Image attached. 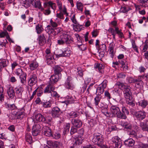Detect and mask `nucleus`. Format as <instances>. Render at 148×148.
Listing matches in <instances>:
<instances>
[{"instance_id":"nucleus-59","label":"nucleus","mask_w":148,"mask_h":148,"mask_svg":"<svg viewBox=\"0 0 148 148\" xmlns=\"http://www.w3.org/2000/svg\"><path fill=\"white\" fill-rule=\"evenodd\" d=\"M54 31L53 34L54 36L60 33V29L59 28L54 29Z\"/></svg>"},{"instance_id":"nucleus-3","label":"nucleus","mask_w":148,"mask_h":148,"mask_svg":"<svg viewBox=\"0 0 148 148\" xmlns=\"http://www.w3.org/2000/svg\"><path fill=\"white\" fill-rule=\"evenodd\" d=\"M92 141L98 146H102L103 142L102 135L98 133L94 134Z\"/></svg>"},{"instance_id":"nucleus-2","label":"nucleus","mask_w":148,"mask_h":148,"mask_svg":"<svg viewBox=\"0 0 148 148\" xmlns=\"http://www.w3.org/2000/svg\"><path fill=\"white\" fill-rule=\"evenodd\" d=\"M44 7L46 9L44 11V13L46 15L49 14L51 12L50 9L51 8L54 10L56 9V3H53L50 1L46 2L44 4Z\"/></svg>"},{"instance_id":"nucleus-23","label":"nucleus","mask_w":148,"mask_h":148,"mask_svg":"<svg viewBox=\"0 0 148 148\" xmlns=\"http://www.w3.org/2000/svg\"><path fill=\"white\" fill-rule=\"evenodd\" d=\"M7 93L10 98H13L15 95V92L12 87H10L8 90Z\"/></svg>"},{"instance_id":"nucleus-49","label":"nucleus","mask_w":148,"mask_h":148,"mask_svg":"<svg viewBox=\"0 0 148 148\" xmlns=\"http://www.w3.org/2000/svg\"><path fill=\"white\" fill-rule=\"evenodd\" d=\"M26 76V75L25 73H23V75H20V76L21 82L22 84H24V82H25Z\"/></svg>"},{"instance_id":"nucleus-44","label":"nucleus","mask_w":148,"mask_h":148,"mask_svg":"<svg viewBox=\"0 0 148 148\" xmlns=\"http://www.w3.org/2000/svg\"><path fill=\"white\" fill-rule=\"evenodd\" d=\"M77 9L81 11V12H82L83 11V5L82 3L81 2L79 1L77 2Z\"/></svg>"},{"instance_id":"nucleus-61","label":"nucleus","mask_w":148,"mask_h":148,"mask_svg":"<svg viewBox=\"0 0 148 148\" xmlns=\"http://www.w3.org/2000/svg\"><path fill=\"white\" fill-rule=\"evenodd\" d=\"M50 22L51 23V25L53 27H56L58 25L57 23L54 22H53L52 21V19H51L50 21Z\"/></svg>"},{"instance_id":"nucleus-41","label":"nucleus","mask_w":148,"mask_h":148,"mask_svg":"<svg viewBox=\"0 0 148 148\" xmlns=\"http://www.w3.org/2000/svg\"><path fill=\"white\" fill-rule=\"evenodd\" d=\"M116 85L118 86L119 88L121 90L125 89L128 87V86L125 85L123 83L119 82H117L116 84Z\"/></svg>"},{"instance_id":"nucleus-55","label":"nucleus","mask_w":148,"mask_h":148,"mask_svg":"<svg viewBox=\"0 0 148 148\" xmlns=\"http://www.w3.org/2000/svg\"><path fill=\"white\" fill-rule=\"evenodd\" d=\"M70 48V47L69 46L68 47H67V49H66L65 54H66V55H65V56L69 57L71 53Z\"/></svg>"},{"instance_id":"nucleus-10","label":"nucleus","mask_w":148,"mask_h":148,"mask_svg":"<svg viewBox=\"0 0 148 148\" xmlns=\"http://www.w3.org/2000/svg\"><path fill=\"white\" fill-rule=\"evenodd\" d=\"M37 77L36 74H32L29 78L28 84L30 86L34 85L37 81Z\"/></svg>"},{"instance_id":"nucleus-42","label":"nucleus","mask_w":148,"mask_h":148,"mask_svg":"<svg viewBox=\"0 0 148 148\" xmlns=\"http://www.w3.org/2000/svg\"><path fill=\"white\" fill-rule=\"evenodd\" d=\"M58 53V54L56 55V57L57 58L65 56V51H63L61 50H59Z\"/></svg>"},{"instance_id":"nucleus-32","label":"nucleus","mask_w":148,"mask_h":148,"mask_svg":"<svg viewBox=\"0 0 148 148\" xmlns=\"http://www.w3.org/2000/svg\"><path fill=\"white\" fill-rule=\"evenodd\" d=\"M95 68L97 69L101 73L103 71V69L104 68V66L102 64L99 63L95 64Z\"/></svg>"},{"instance_id":"nucleus-1","label":"nucleus","mask_w":148,"mask_h":148,"mask_svg":"<svg viewBox=\"0 0 148 148\" xmlns=\"http://www.w3.org/2000/svg\"><path fill=\"white\" fill-rule=\"evenodd\" d=\"M112 143L110 144L109 148H121L122 146L121 140L118 136L112 138Z\"/></svg>"},{"instance_id":"nucleus-64","label":"nucleus","mask_w":148,"mask_h":148,"mask_svg":"<svg viewBox=\"0 0 148 148\" xmlns=\"http://www.w3.org/2000/svg\"><path fill=\"white\" fill-rule=\"evenodd\" d=\"M141 148H148V144L140 143Z\"/></svg>"},{"instance_id":"nucleus-50","label":"nucleus","mask_w":148,"mask_h":148,"mask_svg":"<svg viewBox=\"0 0 148 148\" xmlns=\"http://www.w3.org/2000/svg\"><path fill=\"white\" fill-rule=\"evenodd\" d=\"M116 75L119 78L124 79L126 76L125 74L122 72L117 74Z\"/></svg>"},{"instance_id":"nucleus-9","label":"nucleus","mask_w":148,"mask_h":148,"mask_svg":"<svg viewBox=\"0 0 148 148\" xmlns=\"http://www.w3.org/2000/svg\"><path fill=\"white\" fill-rule=\"evenodd\" d=\"M66 88L73 90L75 88L73 83V78L70 76H68L66 83Z\"/></svg>"},{"instance_id":"nucleus-18","label":"nucleus","mask_w":148,"mask_h":148,"mask_svg":"<svg viewBox=\"0 0 148 148\" xmlns=\"http://www.w3.org/2000/svg\"><path fill=\"white\" fill-rule=\"evenodd\" d=\"M52 84H49L45 88L44 92L45 93H51L55 89V87L52 85Z\"/></svg>"},{"instance_id":"nucleus-21","label":"nucleus","mask_w":148,"mask_h":148,"mask_svg":"<svg viewBox=\"0 0 148 148\" xmlns=\"http://www.w3.org/2000/svg\"><path fill=\"white\" fill-rule=\"evenodd\" d=\"M108 106H106L105 107L101 109V112L104 115L107 117H110V114H111V113L108 112Z\"/></svg>"},{"instance_id":"nucleus-12","label":"nucleus","mask_w":148,"mask_h":148,"mask_svg":"<svg viewBox=\"0 0 148 148\" xmlns=\"http://www.w3.org/2000/svg\"><path fill=\"white\" fill-rule=\"evenodd\" d=\"M122 112L121 111L120 119H125L126 118V115H128L129 114V112L127 108L124 106H122Z\"/></svg>"},{"instance_id":"nucleus-40","label":"nucleus","mask_w":148,"mask_h":148,"mask_svg":"<svg viewBox=\"0 0 148 148\" xmlns=\"http://www.w3.org/2000/svg\"><path fill=\"white\" fill-rule=\"evenodd\" d=\"M38 66V64L36 62H33L31 63L29 65L30 69L32 70H34L37 68Z\"/></svg>"},{"instance_id":"nucleus-27","label":"nucleus","mask_w":148,"mask_h":148,"mask_svg":"<svg viewBox=\"0 0 148 148\" xmlns=\"http://www.w3.org/2000/svg\"><path fill=\"white\" fill-rule=\"evenodd\" d=\"M25 138L26 141L28 142L29 144H31L32 143V137L30 134L29 132L26 133L25 135Z\"/></svg>"},{"instance_id":"nucleus-17","label":"nucleus","mask_w":148,"mask_h":148,"mask_svg":"<svg viewBox=\"0 0 148 148\" xmlns=\"http://www.w3.org/2000/svg\"><path fill=\"white\" fill-rule=\"evenodd\" d=\"M59 77V75L57 74L53 75L50 78L49 84H53L54 83L57 82L58 80Z\"/></svg>"},{"instance_id":"nucleus-15","label":"nucleus","mask_w":148,"mask_h":148,"mask_svg":"<svg viewBox=\"0 0 148 148\" xmlns=\"http://www.w3.org/2000/svg\"><path fill=\"white\" fill-rule=\"evenodd\" d=\"M135 141L132 139L130 138L125 140L124 144L127 147H132L134 145Z\"/></svg>"},{"instance_id":"nucleus-14","label":"nucleus","mask_w":148,"mask_h":148,"mask_svg":"<svg viewBox=\"0 0 148 148\" xmlns=\"http://www.w3.org/2000/svg\"><path fill=\"white\" fill-rule=\"evenodd\" d=\"M60 111V108L56 107L52 109L51 114L53 117L54 118L58 117L59 115V112Z\"/></svg>"},{"instance_id":"nucleus-11","label":"nucleus","mask_w":148,"mask_h":148,"mask_svg":"<svg viewBox=\"0 0 148 148\" xmlns=\"http://www.w3.org/2000/svg\"><path fill=\"white\" fill-rule=\"evenodd\" d=\"M135 116L138 120L141 121L145 118L146 113L144 111H139L135 113Z\"/></svg>"},{"instance_id":"nucleus-46","label":"nucleus","mask_w":148,"mask_h":148,"mask_svg":"<svg viewBox=\"0 0 148 148\" xmlns=\"http://www.w3.org/2000/svg\"><path fill=\"white\" fill-rule=\"evenodd\" d=\"M124 96L127 100H131L132 99V93H124Z\"/></svg>"},{"instance_id":"nucleus-54","label":"nucleus","mask_w":148,"mask_h":148,"mask_svg":"<svg viewBox=\"0 0 148 148\" xmlns=\"http://www.w3.org/2000/svg\"><path fill=\"white\" fill-rule=\"evenodd\" d=\"M44 119H45V120L43 121V122L45 123H48L51 121L52 118L49 116H47L46 118L44 117Z\"/></svg>"},{"instance_id":"nucleus-22","label":"nucleus","mask_w":148,"mask_h":148,"mask_svg":"<svg viewBox=\"0 0 148 148\" xmlns=\"http://www.w3.org/2000/svg\"><path fill=\"white\" fill-rule=\"evenodd\" d=\"M140 127L143 131H147L148 132V123L146 121L141 122Z\"/></svg>"},{"instance_id":"nucleus-35","label":"nucleus","mask_w":148,"mask_h":148,"mask_svg":"<svg viewBox=\"0 0 148 148\" xmlns=\"http://www.w3.org/2000/svg\"><path fill=\"white\" fill-rule=\"evenodd\" d=\"M8 64V62L5 60H0V70L2 68L6 66Z\"/></svg>"},{"instance_id":"nucleus-57","label":"nucleus","mask_w":148,"mask_h":148,"mask_svg":"<svg viewBox=\"0 0 148 148\" xmlns=\"http://www.w3.org/2000/svg\"><path fill=\"white\" fill-rule=\"evenodd\" d=\"M77 130L76 128L74 127H72L70 131V133L71 134H77Z\"/></svg>"},{"instance_id":"nucleus-13","label":"nucleus","mask_w":148,"mask_h":148,"mask_svg":"<svg viewBox=\"0 0 148 148\" xmlns=\"http://www.w3.org/2000/svg\"><path fill=\"white\" fill-rule=\"evenodd\" d=\"M42 130L43 133L46 136L49 137L52 135L51 130L49 127L47 126L43 127Z\"/></svg>"},{"instance_id":"nucleus-43","label":"nucleus","mask_w":148,"mask_h":148,"mask_svg":"<svg viewBox=\"0 0 148 148\" xmlns=\"http://www.w3.org/2000/svg\"><path fill=\"white\" fill-rule=\"evenodd\" d=\"M140 3L142 5V6L144 7H148V0H140Z\"/></svg>"},{"instance_id":"nucleus-63","label":"nucleus","mask_w":148,"mask_h":148,"mask_svg":"<svg viewBox=\"0 0 148 148\" xmlns=\"http://www.w3.org/2000/svg\"><path fill=\"white\" fill-rule=\"evenodd\" d=\"M42 89L41 88H38L37 93V96L38 97L40 96L42 94Z\"/></svg>"},{"instance_id":"nucleus-31","label":"nucleus","mask_w":148,"mask_h":148,"mask_svg":"<svg viewBox=\"0 0 148 148\" xmlns=\"http://www.w3.org/2000/svg\"><path fill=\"white\" fill-rule=\"evenodd\" d=\"M65 43L70 44L73 42V38L70 35L65 34Z\"/></svg>"},{"instance_id":"nucleus-53","label":"nucleus","mask_w":148,"mask_h":148,"mask_svg":"<svg viewBox=\"0 0 148 148\" xmlns=\"http://www.w3.org/2000/svg\"><path fill=\"white\" fill-rule=\"evenodd\" d=\"M127 80H128V82L130 83H135L136 81L135 78L129 77H127Z\"/></svg>"},{"instance_id":"nucleus-60","label":"nucleus","mask_w":148,"mask_h":148,"mask_svg":"<svg viewBox=\"0 0 148 148\" xmlns=\"http://www.w3.org/2000/svg\"><path fill=\"white\" fill-rule=\"evenodd\" d=\"M130 87L128 86V87L124 90V93H132L130 91Z\"/></svg>"},{"instance_id":"nucleus-25","label":"nucleus","mask_w":148,"mask_h":148,"mask_svg":"<svg viewBox=\"0 0 148 148\" xmlns=\"http://www.w3.org/2000/svg\"><path fill=\"white\" fill-rule=\"evenodd\" d=\"M16 90V93L18 96V97L20 98L21 97L22 92L23 91V88L21 87H20L18 88H16L15 89Z\"/></svg>"},{"instance_id":"nucleus-20","label":"nucleus","mask_w":148,"mask_h":148,"mask_svg":"<svg viewBox=\"0 0 148 148\" xmlns=\"http://www.w3.org/2000/svg\"><path fill=\"white\" fill-rule=\"evenodd\" d=\"M72 123L74 126L77 128L80 127L82 125V122L79 119H75L72 121Z\"/></svg>"},{"instance_id":"nucleus-33","label":"nucleus","mask_w":148,"mask_h":148,"mask_svg":"<svg viewBox=\"0 0 148 148\" xmlns=\"http://www.w3.org/2000/svg\"><path fill=\"white\" fill-rule=\"evenodd\" d=\"M71 96H67L65 97V104L67 105L69 104H71L73 102V100Z\"/></svg>"},{"instance_id":"nucleus-30","label":"nucleus","mask_w":148,"mask_h":148,"mask_svg":"<svg viewBox=\"0 0 148 148\" xmlns=\"http://www.w3.org/2000/svg\"><path fill=\"white\" fill-rule=\"evenodd\" d=\"M41 103L42 106L45 108L50 107L51 105V103L49 101H45V100H42Z\"/></svg>"},{"instance_id":"nucleus-8","label":"nucleus","mask_w":148,"mask_h":148,"mask_svg":"<svg viewBox=\"0 0 148 148\" xmlns=\"http://www.w3.org/2000/svg\"><path fill=\"white\" fill-rule=\"evenodd\" d=\"M42 130V126L39 124H37L33 127L32 130V134L36 136L38 135Z\"/></svg>"},{"instance_id":"nucleus-29","label":"nucleus","mask_w":148,"mask_h":148,"mask_svg":"<svg viewBox=\"0 0 148 148\" xmlns=\"http://www.w3.org/2000/svg\"><path fill=\"white\" fill-rule=\"evenodd\" d=\"M5 107L9 110H13L16 108L17 107L14 104H9L7 103H5Z\"/></svg>"},{"instance_id":"nucleus-28","label":"nucleus","mask_w":148,"mask_h":148,"mask_svg":"<svg viewBox=\"0 0 148 148\" xmlns=\"http://www.w3.org/2000/svg\"><path fill=\"white\" fill-rule=\"evenodd\" d=\"M44 116L40 114H38L35 116V119L36 121L39 122H43Z\"/></svg>"},{"instance_id":"nucleus-45","label":"nucleus","mask_w":148,"mask_h":148,"mask_svg":"<svg viewBox=\"0 0 148 148\" xmlns=\"http://www.w3.org/2000/svg\"><path fill=\"white\" fill-rule=\"evenodd\" d=\"M3 90V87L1 86H0V101H1L4 100V96L2 94Z\"/></svg>"},{"instance_id":"nucleus-56","label":"nucleus","mask_w":148,"mask_h":148,"mask_svg":"<svg viewBox=\"0 0 148 148\" xmlns=\"http://www.w3.org/2000/svg\"><path fill=\"white\" fill-rule=\"evenodd\" d=\"M126 103L128 105L132 107L134 106L135 105V103L133 101L132 98L131 100H127L126 101Z\"/></svg>"},{"instance_id":"nucleus-62","label":"nucleus","mask_w":148,"mask_h":148,"mask_svg":"<svg viewBox=\"0 0 148 148\" xmlns=\"http://www.w3.org/2000/svg\"><path fill=\"white\" fill-rule=\"evenodd\" d=\"M35 102L36 104H41L42 105L41 102H42V101H41L39 97H37L35 101Z\"/></svg>"},{"instance_id":"nucleus-19","label":"nucleus","mask_w":148,"mask_h":148,"mask_svg":"<svg viewBox=\"0 0 148 148\" xmlns=\"http://www.w3.org/2000/svg\"><path fill=\"white\" fill-rule=\"evenodd\" d=\"M121 125L124 128L127 130H131L132 127V126L129 121L122 122L121 123Z\"/></svg>"},{"instance_id":"nucleus-24","label":"nucleus","mask_w":148,"mask_h":148,"mask_svg":"<svg viewBox=\"0 0 148 148\" xmlns=\"http://www.w3.org/2000/svg\"><path fill=\"white\" fill-rule=\"evenodd\" d=\"M62 66H60L58 65L55 66L54 68L55 74L60 75V73L62 71Z\"/></svg>"},{"instance_id":"nucleus-39","label":"nucleus","mask_w":148,"mask_h":148,"mask_svg":"<svg viewBox=\"0 0 148 148\" xmlns=\"http://www.w3.org/2000/svg\"><path fill=\"white\" fill-rule=\"evenodd\" d=\"M32 5H33L35 8H38L39 9L41 8V5L40 1H35Z\"/></svg>"},{"instance_id":"nucleus-58","label":"nucleus","mask_w":148,"mask_h":148,"mask_svg":"<svg viewBox=\"0 0 148 148\" xmlns=\"http://www.w3.org/2000/svg\"><path fill=\"white\" fill-rule=\"evenodd\" d=\"M51 95L53 97H59V95L57 93V92L56 91L53 90L51 93Z\"/></svg>"},{"instance_id":"nucleus-37","label":"nucleus","mask_w":148,"mask_h":148,"mask_svg":"<svg viewBox=\"0 0 148 148\" xmlns=\"http://www.w3.org/2000/svg\"><path fill=\"white\" fill-rule=\"evenodd\" d=\"M46 32L49 35L51 34H53L54 29L52 28V27L49 25H48L45 28Z\"/></svg>"},{"instance_id":"nucleus-36","label":"nucleus","mask_w":148,"mask_h":148,"mask_svg":"<svg viewBox=\"0 0 148 148\" xmlns=\"http://www.w3.org/2000/svg\"><path fill=\"white\" fill-rule=\"evenodd\" d=\"M101 99V96L97 95L96 97L94 98V104L96 106H98V104L100 103V100Z\"/></svg>"},{"instance_id":"nucleus-47","label":"nucleus","mask_w":148,"mask_h":148,"mask_svg":"<svg viewBox=\"0 0 148 148\" xmlns=\"http://www.w3.org/2000/svg\"><path fill=\"white\" fill-rule=\"evenodd\" d=\"M42 27L41 25L38 24L36 26V30L38 34H39L42 32Z\"/></svg>"},{"instance_id":"nucleus-26","label":"nucleus","mask_w":148,"mask_h":148,"mask_svg":"<svg viewBox=\"0 0 148 148\" xmlns=\"http://www.w3.org/2000/svg\"><path fill=\"white\" fill-rule=\"evenodd\" d=\"M39 43L41 46L45 43V38L43 34L41 35L39 37Z\"/></svg>"},{"instance_id":"nucleus-52","label":"nucleus","mask_w":148,"mask_h":148,"mask_svg":"<svg viewBox=\"0 0 148 148\" xmlns=\"http://www.w3.org/2000/svg\"><path fill=\"white\" fill-rule=\"evenodd\" d=\"M47 144L49 146H53L54 147H57L58 146L57 144H56L54 142H53L51 140L47 141Z\"/></svg>"},{"instance_id":"nucleus-51","label":"nucleus","mask_w":148,"mask_h":148,"mask_svg":"<svg viewBox=\"0 0 148 148\" xmlns=\"http://www.w3.org/2000/svg\"><path fill=\"white\" fill-rule=\"evenodd\" d=\"M77 47L79 49L81 50L84 51L86 49V46L84 44H77Z\"/></svg>"},{"instance_id":"nucleus-48","label":"nucleus","mask_w":148,"mask_h":148,"mask_svg":"<svg viewBox=\"0 0 148 148\" xmlns=\"http://www.w3.org/2000/svg\"><path fill=\"white\" fill-rule=\"evenodd\" d=\"M15 73L17 75H19V77L20 76V75H23V73H25L21 69H17L15 71Z\"/></svg>"},{"instance_id":"nucleus-7","label":"nucleus","mask_w":148,"mask_h":148,"mask_svg":"<svg viewBox=\"0 0 148 148\" xmlns=\"http://www.w3.org/2000/svg\"><path fill=\"white\" fill-rule=\"evenodd\" d=\"M107 83L108 81L105 79L97 88L96 92L98 93L97 95L101 96V95L103 93L104 91V89H105L107 86Z\"/></svg>"},{"instance_id":"nucleus-4","label":"nucleus","mask_w":148,"mask_h":148,"mask_svg":"<svg viewBox=\"0 0 148 148\" xmlns=\"http://www.w3.org/2000/svg\"><path fill=\"white\" fill-rule=\"evenodd\" d=\"M84 130L83 129H81L77 131V133L78 135L75 134L73 136L74 137V140L75 141L76 144L79 145L82 143L83 141V138L82 136L84 134Z\"/></svg>"},{"instance_id":"nucleus-16","label":"nucleus","mask_w":148,"mask_h":148,"mask_svg":"<svg viewBox=\"0 0 148 148\" xmlns=\"http://www.w3.org/2000/svg\"><path fill=\"white\" fill-rule=\"evenodd\" d=\"M15 118L16 119H22L25 115V113L23 109L20 110L19 111L16 112L15 114Z\"/></svg>"},{"instance_id":"nucleus-38","label":"nucleus","mask_w":148,"mask_h":148,"mask_svg":"<svg viewBox=\"0 0 148 148\" xmlns=\"http://www.w3.org/2000/svg\"><path fill=\"white\" fill-rule=\"evenodd\" d=\"M139 106H141L142 108H145L147 105V101L142 100L138 102Z\"/></svg>"},{"instance_id":"nucleus-5","label":"nucleus","mask_w":148,"mask_h":148,"mask_svg":"<svg viewBox=\"0 0 148 148\" xmlns=\"http://www.w3.org/2000/svg\"><path fill=\"white\" fill-rule=\"evenodd\" d=\"M110 109L111 112L110 116L111 117H116L120 118L121 111L119 108L116 105H112L111 106Z\"/></svg>"},{"instance_id":"nucleus-34","label":"nucleus","mask_w":148,"mask_h":148,"mask_svg":"<svg viewBox=\"0 0 148 148\" xmlns=\"http://www.w3.org/2000/svg\"><path fill=\"white\" fill-rule=\"evenodd\" d=\"M79 114V113L78 112H72L69 114H68L67 116L68 117L70 116L71 118H74L78 116Z\"/></svg>"},{"instance_id":"nucleus-6","label":"nucleus","mask_w":148,"mask_h":148,"mask_svg":"<svg viewBox=\"0 0 148 148\" xmlns=\"http://www.w3.org/2000/svg\"><path fill=\"white\" fill-rule=\"evenodd\" d=\"M56 2L58 6L59 10L58 12H59V13H57L56 14L57 17L61 19H64V14H65V7L62 9V4L61 2L58 0H56Z\"/></svg>"}]
</instances>
